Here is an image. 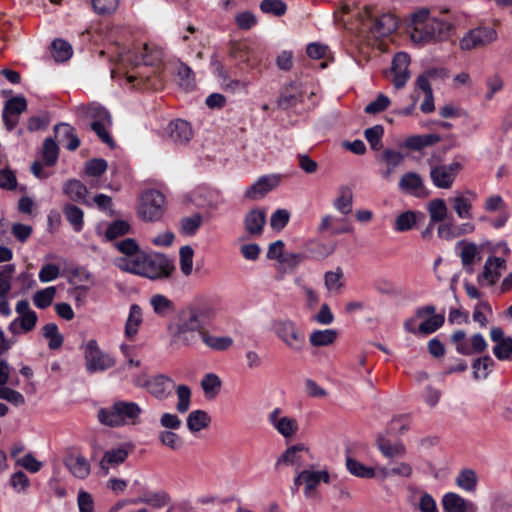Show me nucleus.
I'll return each mask as SVG.
<instances>
[{"mask_svg": "<svg viewBox=\"0 0 512 512\" xmlns=\"http://www.w3.org/2000/svg\"><path fill=\"white\" fill-rule=\"evenodd\" d=\"M65 465L79 479H84L90 474V464L82 455L68 457Z\"/></svg>", "mask_w": 512, "mask_h": 512, "instance_id": "obj_25", "label": "nucleus"}, {"mask_svg": "<svg viewBox=\"0 0 512 512\" xmlns=\"http://www.w3.org/2000/svg\"><path fill=\"white\" fill-rule=\"evenodd\" d=\"M79 112L86 120L112 122L110 113L100 105H83L79 107Z\"/></svg>", "mask_w": 512, "mask_h": 512, "instance_id": "obj_29", "label": "nucleus"}, {"mask_svg": "<svg viewBox=\"0 0 512 512\" xmlns=\"http://www.w3.org/2000/svg\"><path fill=\"white\" fill-rule=\"evenodd\" d=\"M129 230L130 225L128 222L123 220H116L107 227L105 235L108 240H114L119 236H123L129 233Z\"/></svg>", "mask_w": 512, "mask_h": 512, "instance_id": "obj_60", "label": "nucleus"}, {"mask_svg": "<svg viewBox=\"0 0 512 512\" xmlns=\"http://www.w3.org/2000/svg\"><path fill=\"white\" fill-rule=\"evenodd\" d=\"M280 183V178L276 175L261 176L246 191L245 197L251 200H257L264 197L268 192L275 189Z\"/></svg>", "mask_w": 512, "mask_h": 512, "instance_id": "obj_13", "label": "nucleus"}, {"mask_svg": "<svg viewBox=\"0 0 512 512\" xmlns=\"http://www.w3.org/2000/svg\"><path fill=\"white\" fill-rule=\"evenodd\" d=\"M211 418L204 410H194L187 417V427L190 432L196 433L209 426Z\"/></svg>", "mask_w": 512, "mask_h": 512, "instance_id": "obj_31", "label": "nucleus"}, {"mask_svg": "<svg viewBox=\"0 0 512 512\" xmlns=\"http://www.w3.org/2000/svg\"><path fill=\"white\" fill-rule=\"evenodd\" d=\"M379 472L384 478L392 476L409 478L412 476L413 468L407 462H391L388 466L380 467Z\"/></svg>", "mask_w": 512, "mask_h": 512, "instance_id": "obj_26", "label": "nucleus"}, {"mask_svg": "<svg viewBox=\"0 0 512 512\" xmlns=\"http://www.w3.org/2000/svg\"><path fill=\"white\" fill-rule=\"evenodd\" d=\"M169 502L170 497L164 491L146 492L139 496L137 499L132 501V503L134 504L144 503L154 508H161L163 506H166Z\"/></svg>", "mask_w": 512, "mask_h": 512, "instance_id": "obj_30", "label": "nucleus"}, {"mask_svg": "<svg viewBox=\"0 0 512 512\" xmlns=\"http://www.w3.org/2000/svg\"><path fill=\"white\" fill-rule=\"evenodd\" d=\"M493 353L499 360H509L512 356V338L507 337L493 348Z\"/></svg>", "mask_w": 512, "mask_h": 512, "instance_id": "obj_64", "label": "nucleus"}, {"mask_svg": "<svg viewBox=\"0 0 512 512\" xmlns=\"http://www.w3.org/2000/svg\"><path fill=\"white\" fill-rule=\"evenodd\" d=\"M353 194L349 187L342 186L339 189V195L334 200V207L343 215H348L352 211Z\"/></svg>", "mask_w": 512, "mask_h": 512, "instance_id": "obj_37", "label": "nucleus"}, {"mask_svg": "<svg viewBox=\"0 0 512 512\" xmlns=\"http://www.w3.org/2000/svg\"><path fill=\"white\" fill-rule=\"evenodd\" d=\"M131 451L132 447L128 446H121L119 448L106 451L102 460L100 461V468L104 471L105 475L109 473V468L107 465L117 466L123 463Z\"/></svg>", "mask_w": 512, "mask_h": 512, "instance_id": "obj_22", "label": "nucleus"}, {"mask_svg": "<svg viewBox=\"0 0 512 512\" xmlns=\"http://www.w3.org/2000/svg\"><path fill=\"white\" fill-rule=\"evenodd\" d=\"M300 479H303L307 492L314 489L320 481L327 483L329 481V474L327 471L304 470L300 473Z\"/></svg>", "mask_w": 512, "mask_h": 512, "instance_id": "obj_39", "label": "nucleus"}, {"mask_svg": "<svg viewBox=\"0 0 512 512\" xmlns=\"http://www.w3.org/2000/svg\"><path fill=\"white\" fill-rule=\"evenodd\" d=\"M205 345L215 351H225L233 345V339L229 336H214L207 330L201 336Z\"/></svg>", "mask_w": 512, "mask_h": 512, "instance_id": "obj_33", "label": "nucleus"}, {"mask_svg": "<svg viewBox=\"0 0 512 512\" xmlns=\"http://www.w3.org/2000/svg\"><path fill=\"white\" fill-rule=\"evenodd\" d=\"M366 11L370 13V9L367 7ZM369 18L373 21V26L370 28L371 33L375 37H385L392 34L398 28V21L396 17L390 13H384L380 17H372L369 14Z\"/></svg>", "mask_w": 512, "mask_h": 512, "instance_id": "obj_14", "label": "nucleus"}, {"mask_svg": "<svg viewBox=\"0 0 512 512\" xmlns=\"http://www.w3.org/2000/svg\"><path fill=\"white\" fill-rule=\"evenodd\" d=\"M85 367L89 373L105 371L115 365V360L104 353L96 340H89L84 349Z\"/></svg>", "mask_w": 512, "mask_h": 512, "instance_id": "obj_8", "label": "nucleus"}, {"mask_svg": "<svg viewBox=\"0 0 512 512\" xmlns=\"http://www.w3.org/2000/svg\"><path fill=\"white\" fill-rule=\"evenodd\" d=\"M64 216L72 225L75 232H80L83 228L84 213L81 208L73 204H66L63 208Z\"/></svg>", "mask_w": 512, "mask_h": 512, "instance_id": "obj_36", "label": "nucleus"}, {"mask_svg": "<svg viewBox=\"0 0 512 512\" xmlns=\"http://www.w3.org/2000/svg\"><path fill=\"white\" fill-rule=\"evenodd\" d=\"M476 198V194L472 191H467L466 195L460 194L453 198V209L458 217L462 219L472 218V202Z\"/></svg>", "mask_w": 512, "mask_h": 512, "instance_id": "obj_23", "label": "nucleus"}, {"mask_svg": "<svg viewBox=\"0 0 512 512\" xmlns=\"http://www.w3.org/2000/svg\"><path fill=\"white\" fill-rule=\"evenodd\" d=\"M275 335L292 351L301 352L306 344L304 333L290 319L275 320L272 324Z\"/></svg>", "mask_w": 512, "mask_h": 512, "instance_id": "obj_6", "label": "nucleus"}, {"mask_svg": "<svg viewBox=\"0 0 512 512\" xmlns=\"http://www.w3.org/2000/svg\"><path fill=\"white\" fill-rule=\"evenodd\" d=\"M230 55L235 60L245 63L249 68L258 65L259 59L245 42H233L230 47Z\"/></svg>", "mask_w": 512, "mask_h": 512, "instance_id": "obj_20", "label": "nucleus"}, {"mask_svg": "<svg viewBox=\"0 0 512 512\" xmlns=\"http://www.w3.org/2000/svg\"><path fill=\"white\" fill-rule=\"evenodd\" d=\"M147 50L148 46L144 44L143 47L137 51H128L125 56H121V61L129 62L136 69L135 74L128 76L127 80L129 82L140 80L146 88L160 89L163 87V80L158 74L157 69L153 70V74L146 71L151 64L147 59Z\"/></svg>", "mask_w": 512, "mask_h": 512, "instance_id": "obj_4", "label": "nucleus"}, {"mask_svg": "<svg viewBox=\"0 0 512 512\" xmlns=\"http://www.w3.org/2000/svg\"><path fill=\"white\" fill-rule=\"evenodd\" d=\"M376 445L382 455L390 460L402 458L407 452L405 445L401 441L391 442L382 434L377 436Z\"/></svg>", "mask_w": 512, "mask_h": 512, "instance_id": "obj_18", "label": "nucleus"}, {"mask_svg": "<svg viewBox=\"0 0 512 512\" xmlns=\"http://www.w3.org/2000/svg\"><path fill=\"white\" fill-rule=\"evenodd\" d=\"M384 134V128L382 125H375L373 127L367 128L364 132V136L371 148L375 151H378L382 148V137Z\"/></svg>", "mask_w": 512, "mask_h": 512, "instance_id": "obj_52", "label": "nucleus"}, {"mask_svg": "<svg viewBox=\"0 0 512 512\" xmlns=\"http://www.w3.org/2000/svg\"><path fill=\"white\" fill-rule=\"evenodd\" d=\"M266 223V214L262 209L250 210L244 218L245 230L251 236H259L262 234L264 225Z\"/></svg>", "mask_w": 512, "mask_h": 512, "instance_id": "obj_21", "label": "nucleus"}, {"mask_svg": "<svg viewBox=\"0 0 512 512\" xmlns=\"http://www.w3.org/2000/svg\"><path fill=\"white\" fill-rule=\"evenodd\" d=\"M42 153L47 166L56 164L59 155V147L52 137H48L44 140Z\"/></svg>", "mask_w": 512, "mask_h": 512, "instance_id": "obj_48", "label": "nucleus"}, {"mask_svg": "<svg viewBox=\"0 0 512 512\" xmlns=\"http://www.w3.org/2000/svg\"><path fill=\"white\" fill-rule=\"evenodd\" d=\"M165 197L157 190H148L142 194L138 208L140 217L145 221H158L164 213Z\"/></svg>", "mask_w": 512, "mask_h": 512, "instance_id": "obj_9", "label": "nucleus"}, {"mask_svg": "<svg viewBox=\"0 0 512 512\" xmlns=\"http://www.w3.org/2000/svg\"><path fill=\"white\" fill-rule=\"evenodd\" d=\"M178 402L176 409L179 413H185L190 408L191 389L187 385H179L176 389Z\"/></svg>", "mask_w": 512, "mask_h": 512, "instance_id": "obj_58", "label": "nucleus"}, {"mask_svg": "<svg viewBox=\"0 0 512 512\" xmlns=\"http://www.w3.org/2000/svg\"><path fill=\"white\" fill-rule=\"evenodd\" d=\"M427 211L432 223H441L448 218V208L443 199L436 198L429 201Z\"/></svg>", "mask_w": 512, "mask_h": 512, "instance_id": "obj_32", "label": "nucleus"}, {"mask_svg": "<svg viewBox=\"0 0 512 512\" xmlns=\"http://www.w3.org/2000/svg\"><path fill=\"white\" fill-rule=\"evenodd\" d=\"M112 122H106V121H92L90 123V128L93 130L96 135L99 137V139L108 145L110 148H113L115 146V142L112 138V136L109 134V132L106 130V126L111 125Z\"/></svg>", "mask_w": 512, "mask_h": 512, "instance_id": "obj_55", "label": "nucleus"}, {"mask_svg": "<svg viewBox=\"0 0 512 512\" xmlns=\"http://www.w3.org/2000/svg\"><path fill=\"white\" fill-rule=\"evenodd\" d=\"M343 277V271L338 267L335 271H328L325 273L324 282L325 286L329 291L339 293L343 283L341 278Z\"/></svg>", "mask_w": 512, "mask_h": 512, "instance_id": "obj_57", "label": "nucleus"}, {"mask_svg": "<svg viewBox=\"0 0 512 512\" xmlns=\"http://www.w3.org/2000/svg\"><path fill=\"white\" fill-rule=\"evenodd\" d=\"M178 84L184 90H193L196 86L195 75L192 69L183 62L178 63L176 67Z\"/></svg>", "mask_w": 512, "mask_h": 512, "instance_id": "obj_34", "label": "nucleus"}, {"mask_svg": "<svg viewBox=\"0 0 512 512\" xmlns=\"http://www.w3.org/2000/svg\"><path fill=\"white\" fill-rule=\"evenodd\" d=\"M194 251L191 246L186 245L180 248V269L185 276H189L193 269Z\"/></svg>", "mask_w": 512, "mask_h": 512, "instance_id": "obj_56", "label": "nucleus"}, {"mask_svg": "<svg viewBox=\"0 0 512 512\" xmlns=\"http://www.w3.org/2000/svg\"><path fill=\"white\" fill-rule=\"evenodd\" d=\"M117 249L125 256L118 257L117 259H135L139 254H144L139 245L133 238H126L120 242L115 243Z\"/></svg>", "mask_w": 512, "mask_h": 512, "instance_id": "obj_41", "label": "nucleus"}, {"mask_svg": "<svg viewBox=\"0 0 512 512\" xmlns=\"http://www.w3.org/2000/svg\"><path fill=\"white\" fill-rule=\"evenodd\" d=\"M497 39V32L488 26H479L468 31L460 40V48L470 51L484 47Z\"/></svg>", "mask_w": 512, "mask_h": 512, "instance_id": "obj_10", "label": "nucleus"}, {"mask_svg": "<svg viewBox=\"0 0 512 512\" xmlns=\"http://www.w3.org/2000/svg\"><path fill=\"white\" fill-rule=\"evenodd\" d=\"M158 439L160 443L172 450H177L182 445V438L172 430H163L159 432Z\"/></svg>", "mask_w": 512, "mask_h": 512, "instance_id": "obj_59", "label": "nucleus"}, {"mask_svg": "<svg viewBox=\"0 0 512 512\" xmlns=\"http://www.w3.org/2000/svg\"><path fill=\"white\" fill-rule=\"evenodd\" d=\"M337 338V332L332 329L316 330L310 334V343L315 347L328 346Z\"/></svg>", "mask_w": 512, "mask_h": 512, "instance_id": "obj_42", "label": "nucleus"}, {"mask_svg": "<svg viewBox=\"0 0 512 512\" xmlns=\"http://www.w3.org/2000/svg\"><path fill=\"white\" fill-rule=\"evenodd\" d=\"M43 337L49 339V348L57 350L63 345L64 338L59 333L58 326L55 323H48L42 328Z\"/></svg>", "mask_w": 512, "mask_h": 512, "instance_id": "obj_43", "label": "nucleus"}, {"mask_svg": "<svg viewBox=\"0 0 512 512\" xmlns=\"http://www.w3.org/2000/svg\"><path fill=\"white\" fill-rule=\"evenodd\" d=\"M63 191L72 201L88 204L86 200L88 189L80 180H68L63 186Z\"/></svg>", "mask_w": 512, "mask_h": 512, "instance_id": "obj_24", "label": "nucleus"}, {"mask_svg": "<svg viewBox=\"0 0 512 512\" xmlns=\"http://www.w3.org/2000/svg\"><path fill=\"white\" fill-rule=\"evenodd\" d=\"M114 264L123 272L153 281L169 279L174 271V262L163 253L139 254L135 259H115Z\"/></svg>", "mask_w": 512, "mask_h": 512, "instance_id": "obj_2", "label": "nucleus"}, {"mask_svg": "<svg viewBox=\"0 0 512 512\" xmlns=\"http://www.w3.org/2000/svg\"><path fill=\"white\" fill-rule=\"evenodd\" d=\"M202 223V216L197 213L191 217L181 219V232L185 235H194Z\"/></svg>", "mask_w": 512, "mask_h": 512, "instance_id": "obj_61", "label": "nucleus"}, {"mask_svg": "<svg viewBox=\"0 0 512 512\" xmlns=\"http://www.w3.org/2000/svg\"><path fill=\"white\" fill-rule=\"evenodd\" d=\"M260 9L263 13L280 17L286 13L287 6L282 0H262Z\"/></svg>", "mask_w": 512, "mask_h": 512, "instance_id": "obj_53", "label": "nucleus"}, {"mask_svg": "<svg viewBox=\"0 0 512 512\" xmlns=\"http://www.w3.org/2000/svg\"><path fill=\"white\" fill-rule=\"evenodd\" d=\"M442 506L445 512H476L473 502L465 500L460 495L449 492L443 496Z\"/></svg>", "mask_w": 512, "mask_h": 512, "instance_id": "obj_17", "label": "nucleus"}, {"mask_svg": "<svg viewBox=\"0 0 512 512\" xmlns=\"http://www.w3.org/2000/svg\"><path fill=\"white\" fill-rule=\"evenodd\" d=\"M461 169L462 165L459 161H453L447 165H437L431 168L430 178L436 187L449 189Z\"/></svg>", "mask_w": 512, "mask_h": 512, "instance_id": "obj_11", "label": "nucleus"}, {"mask_svg": "<svg viewBox=\"0 0 512 512\" xmlns=\"http://www.w3.org/2000/svg\"><path fill=\"white\" fill-rule=\"evenodd\" d=\"M150 304L156 314L165 316L174 310V303L166 296L156 294L151 297Z\"/></svg>", "mask_w": 512, "mask_h": 512, "instance_id": "obj_45", "label": "nucleus"}, {"mask_svg": "<svg viewBox=\"0 0 512 512\" xmlns=\"http://www.w3.org/2000/svg\"><path fill=\"white\" fill-rule=\"evenodd\" d=\"M107 170V162L102 158H94L85 163V173L88 176L100 177Z\"/></svg>", "mask_w": 512, "mask_h": 512, "instance_id": "obj_62", "label": "nucleus"}, {"mask_svg": "<svg viewBox=\"0 0 512 512\" xmlns=\"http://www.w3.org/2000/svg\"><path fill=\"white\" fill-rule=\"evenodd\" d=\"M302 100V92L299 83L292 81L282 88L277 104L279 108L287 110L295 107L298 103L302 102Z\"/></svg>", "mask_w": 512, "mask_h": 512, "instance_id": "obj_15", "label": "nucleus"}, {"mask_svg": "<svg viewBox=\"0 0 512 512\" xmlns=\"http://www.w3.org/2000/svg\"><path fill=\"white\" fill-rule=\"evenodd\" d=\"M215 316V309L207 303L190 306L179 312L175 323L169 326L173 338L186 346L197 343L206 326Z\"/></svg>", "mask_w": 512, "mask_h": 512, "instance_id": "obj_1", "label": "nucleus"}, {"mask_svg": "<svg viewBox=\"0 0 512 512\" xmlns=\"http://www.w3.org/2000/svg\"><path fill=\"white\" fill-rule=\"evenodd\" d=\"M445 318L442 314L433 315L423 321L418 327V333L428 335L437 331L444 324Z\"/></svg>", "mask_w": 512, "mask_h": 512, "instance_id": "obj_54", "label": "nucleus"}, {"mask_svg": "<svg viewBox=\"0 0 512 512\" xmlns=\"http://www.w3.org/2000/svg\"><path fill=\"white\" fill-rule=\"evenodd\" d=\"M142 409L135 402L115 401L108 408L98 411V420L109 427H120L125 424H136Z\"/></svg>", "mask_w": 512, "mask_h": 512, "instance_id": "obj_5", "label": "nucleus"}, {"mask_svg": "<svg viewBox=\"0 0 512 512\" xmlns=\"http://www.w3.org/2000/svg\"><path fill=\"white\" fill-rule=\"evenodd\" d=\"M282 410L275 408L268 415L269 423L281 434L285 439L292 438L298 431L299 426L296 419L281 416Z\"/></svg>", "mask_w": 512, "mask_h": 512, "instance_id": "obj_12", "label": "nucleus"}, {"mask_svg": "<svg viewBox=\"0 0 512 512\" xmlns=\"http://www.w3.org/2000/svg\"><path fill=\"white\" fill-rule=\"evenodd\" d=\"M418 217L424 218V214L412 210H407L399 214L395 219L394 230L397 232L411 230L416 225Z\"/></svg>", "mask_w": 512, "mask_h": 512, "instance_id": "obj_28", "label": "nucleus"}, {"mask_svg": "<svg viewBox=\"0 0 512 512\" xmlns=\"http://www.w3.org/2000/svg\"><path fill=\"white\" fill-rule=\"evenodd\" d=\"M456 484L465 491L473 492L477 485L476 473L471 469L462 470L456 478Z\"/></svg>", "mask_w": 512, "mask_h": 512, "instance_id": "obj_50", "label": "nucleus"}, {"mask_svg": "<svg viewBox=\"0 0 512 512\" xmlns=\"http://www.w3.org/2000/svg\"><path fill=\"white\" fill-rule=\"evenodd\" d=\"M133 382L138 387L146 388L158 400L167 399L172 395L175 388L174 381L164 374H159L149 379L145 375H140L135 377Z\"/></svg>", "mask_w": 512, "mask_h": 512, "instance_id": "obj_7", "label": "nucleus"}, {"mask_svg": "<svg viewBox=\"0 0 512 512\" xmlns=\"http://www.w3.org/2000/svg\"><path fill=\"white\" fill-rule=\"evenodd\" d=\"M399 187L405 193L415 197H426L428 195L422 178L415 172L405 173L399 181Z\"/></svg>", "mask_w": 512, "mask_h": 512, "instance_id": "obj_16", "label": "nucleus"}, {"mask_svg": "<svg viewBox=\"0 0 512 512\" xmlns=\"http://www.w3.org/2000/svg\"><path fill=\"white\" fill-rule=\"evenodd\" d=\"M14 273V264H5L0 266V296H7L11 290V280Z\"/></svg>", "mask_w": 512, "mask_h": 512, "instance_id": "obj_49", "label": "nucleus"}, {"mask_svg": "<svg viewBox=\"0 0 512 512\" xmlns=\"http://www.w3.org/2000/svg\"><path fill=\"white\" fill-rule=\"evenodd\" d=\"M0 399L8 401L15 406L25 403V398L19 391L6 387L5 385H0Z\"/></svg>", "mask_w": 512, "mask_h": 512, "instance_id": "obj_63", "label": "nucleus"}, {"mask_svg": "<svg viewBox=\"0 0 512 512\" xmlns=\"http://www.w3.org/2000/svg\"><path fill=\"white\" fill-rule=\"evenodd\" d=\"M339 221H340V219H338L332 215H325L321 219L318 230H319V232H324V231L330 230L332 235H339V234H344V233L350 232V227L346 224H344L342 226H337L336 224Z\"/></svg>", "mask_w": 512, "mask_h": 512, "instance_id": "obj_40", "label": "nucleus"}, {"mask_svg": "<svg viewBox=\"0 0 512 512\" xmlns=\"http://www.w3.org/2000/svg\"><path fill=\"white\" fill-rule=\"evenodd\" d=\"M142 322V310L137 304L130 307V312L125 325V334L127 337H133L138 332V327Z\"/></svg>", "mask_w": 512, "mask_h": 512, "instance_id": "obj_38", "label": "nucleus"}, {"mask_svg": "<svg viewBox=\"0 0 512 512\" xmlns=\"http://www.w3.org/2000/svg\"><path fill=\"white\" fill-rule=\"evenodd\" d=\"M167 133L170 139L176 144H186L193 136L190 124L181 119L172 121L167 127Z\"/></svg>", "mask_w": 512, "mask_h": 512, "instance_id": "obj_19", "label": "nucleus"}, {"mask_svg": "<svg viewBox=\"0 0 512 512\" xmlns=\"http://www.w3.org/2000/svg\"><path fill=\"white\" fill-rule=\"evenodd\" d=\"M52 49L53 57L57 62L67 61L72 56L71 45L62 39L54 40L52 43Z\"/></svg>", "mask_w": 512, "mask_h": 512, "instance_id": "obj_51", "label": "nucleus"}, {"mask_svg": "<svg viewBox=\"0 0 512 512\" xmlns=\"http://www.w3.org/2000/svg\"><path fill=\"white\" fill-rule=\"evenodd\" d=\"M56 295V288L54 286L37 291L33 296V303L37 308L45 309L49 307Z\"/></svg>", "mask_w": 512, "mask_h": 512, "instance_id": "obj_46", "label": "nucleus"}, {"mask_svg": "<svg viewBox=\"0 0 512 512\" xmlns=\"http://www.w3.org/2000/svg\"><path fill=\"white\" fill-rule=\"evenodd\" d=\"M408 27L414 43L426 44L447 40L453 26L447 21L430 17L429 9L420 8L411 14Z\"/></svg>", "mask_w": 512, "mask_h": 512, "instance_id": "obj_3", "label": "nucleus"}, {"mask_svg": "<svg viewBox=\"0 0 512 512\" xmlns=\"http://www.w3.org/2000/svg\"><path fill=\"white\" fill-rule=\"evenodd\" d=\"M201 387L207 397H215L220 391L221 380L216 374L208 373L203 377Z\"/></svg>", "mask_w": 512, "mask_h": 512, "instance_id": "obj_47", "label": "nucleus"}, {"mask_svg": "<svg viewBox=\"0 0 512 512\" xmlns=\"http://www.w3.org/2000/svg\"><path fill=\"white\" fill-rule=\"evenodd\" d=\"M305 450L306 447L304 444H296L287 448L285 452L278 458L276 466H279L281 464L299 466L301 464V456L299 455V453Z\"/></svg>", "mask_w": 512, "mask_h": 512, "instance_id": "obj_35", "label": "nucleus"}, {"mask_svg": "<svg viewBox=\"0 0 512 512\" xmlns=\"http://www.w3.org/2000/svg\"><path fill=\"white\" fill-rule=\"evenodd\" d=\"M381 161L386 165V169L381 173L382 177L388 179L394 169L404 161V155L398 151L386 149L381 155Z\"/></svg>", "mask_w": 512, "mask_h": 512, "instance_id": "obj_27", "label": "nucleus"}, {"mask_svg": "<svg viewBox=\"0 0 512 512\" xmlns=\"http://www.w3.org/2000/svg\"><path fill=\"white\" fill-rule=\"evenodd\" d=\"M346 467L351 474L357 477L370 479L375 476V471L373 468L367 467L351 457H347Z\"/></svg>", "mask_w": 512, "mask_h": 512, "instance_id": "obj_44", "label": "nucleus"}]
</instances>
